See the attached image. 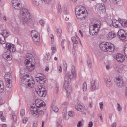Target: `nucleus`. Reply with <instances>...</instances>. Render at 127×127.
<instances>
[{"label":"nucleus","mask_w":127,"mask_h":127,"mask_svg":"<svg viewBox=\"0 0 127 127\" xmlns=\"http://www.w3.org/2000/svg\"><path fill=\"white\" fill-rule=\"evenodd\" d=\"M68 115L69 116L71 117H73L75 115L74 112L71 111H69V112Z\"/></svg>","instance_id":"41"},{"label":"nucleus","mask_w":127,"mask_h":127,"mask_svg":"<svg viewBox=\"0 0 127 127\" xmlns=\"http://www.w3.org/2000/svg\"><path fill=\"white\" fill-rule=\"evenodd\" d=\"M69 79L68 77L67 76H65L64 78V85L63 87L64 88H68L70 87L68 85Z\"/></svg>","instance_id":"23"},{"label":"nucleus","mask_w":127,"mask_h":127,"mask_svg":"<svg viewBox=\"0 0 127 127\" xmlns=\"http://www.w3.org/2000/svg\"><path fill=\"white\" fill-rule=\"evenodd\" d=\"M25 68H24V69H21L20 70V77L22 81H23V83H25L27 79H28V78L29 77V75H25V71L24 70H25L24 69Z\"/></svg>","instance_id":"11"},{"label":"nucleus","mask_w":127,"mask_h":127,"mask_svg":"<svg viewBox=\"0 0 127 127\" xmlns=\"http://www.w3.org/2000/svg\"><path fill=\"white\" fill-rule=\"evenodd\" d=\"M117 105H118L117 109L118 111L119 112L121 111L122 110V107L119 103H117Z\"/></svg>","instance_id":"42"},{"label":"nucleus","mask_w":127,"mask_h":127,"mask_svg":"<svg viewBox=\"0 0 127 127\" xmlns=\"http://www.w3.org/2000/svg\"><path fill=\"white\" fill-rule=\"evenodd\" d=\"M45 59L47 60H49L51 59L50 54L49 53H48L46 54L45 56Z\"/></svg>","instance_id":"38"},{"label":"nucleus","mask_w":127,"mask_h":127,"mask_svg":"<svg viewBox=\"0 0 127 127\" xmlns=\"http://www.w3.org/2000/svg\"><path fill=\"white\" fill-rule=\"evenodd\" d=\"M41 0H32V2L33 4L35 6H38L40 3Z\"/></svg>","instance_id":"28"},{"label":"nucleus","mask_w":127,"mask_h":127,"mask_svg":"<svg viewBox=\"0 0 127 127\" xmlns=\"http://www.w3.org/2000/svg\"><path fill=\"white\" fill-rule=\"evenodd\" d=\"M58 9L59 12L61 13L62 12V9L61 4L60 3L58 4Z\"/></svg>","instance_id":"47"},{"label":"nucleus","mask_w":127,"mask_h":127,"mask_svg":"<svg viewBox=\"0 0 127 127\" xmlns=\"http://www.w3.org/2000/svg\"><path fill=\"white\" fill-rule=\"evenodd\" d=\"M64 13L65 14H67L68 13L66 9V8H64L63 10Z\"/></svg>","instance_id":"56"},{"label":"nucleus","mask_w":127,"mask_h":127,"mask_svg":"<svg viewBox=\"0 0 127 127\" xmlns=\"http://www.w3.org/2000/svg\"><path fill=\"white\" fill-rule=\"evenodd\" d=\"M28 120V119L27 118V117H25L24 119L22 120V122L23 123L26 124Z\"/></svg>","instance_id":"45"},{"label":"nucleus","mask_w":127,"mask_h":127,"mask_svg":"<svg viewBox=\"0 0 127 127\" xmlns=\"http://www.w3.org/2000/svg\"><path fill=\"white\" fill-rule=\"evenodd\" d=\"M5 79L6 81V87L11 88L12 85V78L11 73L9 72H7L5 75Z\"/></svg>","instance_id":"4"},{"label":"nucleus","mask_w":127,"mask_h":127,"mask_svg":"<svg viewBox=\"0 0 127 127\" xmlns=\"http://www.w3.org/2000/svg\"><path fill=\"white\" fill-rule=\"evenodd\" d=\"M5 42V39L4 36L2 34L0 33V43L1 44H3Z\"/></svg>","instance_id":"26"},{"label":"nucleus","mask_w":127,"mask_h":127,"mask_svg":"<svg viewBox=\"0 0 127 127\" xmlns=\"http://www.w3.org/2000/svg\"><path fill=\"white\" fill-rule=\"evenodd\" d=\"M6 47L7 49L8 50V51H10L11 52H14L16 50V49L14 47V45L11 43H6Z\"/></svg>","instance_id":"16"},{"label":"nucleus","mask_w":127,"mask_h":127,"mask_svg":"<svg viewBox=\"0 0 127 127\" xmlns=\"http://www.w3.org/2000/svg\"><path fill=\"white\" fill-rule=\"evenodd\" d=\"M51 48L52 50L51 55H53L55 52L56 48L55 46L53 45L51 46Z\"/></svg>","instance_id":"37"},{"label":"nucleus","mask_w":127,"mask_h":127,"mask_svg":"<svg viewBox=\"0 0 127 127\" xmlns=\"http://www.w3.org/2000/svg\"><path fill=\"white\" fill-rule=\"evenodd\" d=\"M34 83L32 82L31 83H28L26 85L27 88H32L34 87Z\"/></svg>","instance_id":"32"},{"label":"nucleus","mask_w":127,"mask_h":127,"mask_svg":"<svg viewBox=\"0 0 127 127\" xmlns=\"http://www.w3.org/2000/svg\"><path fill=\"white\" fill-rule=\"evenodd\" d=\"M105 83H106V85L107 87L110 88L111 87V81H109L107 82H105Z\"/></svg>","instance_id":"43"},{"label":"nucleus","mask_w":127,"mask_h":127,"mask_svg":"<svg viewBox=\"0 0 127 127\" xmlns=\"http://www.w3.org/2000/svg\"><path fill=\"white\" fill-rule=\"evenodd\" d=\"M4 86L3 82L0 80V93L2 92L4 90Z\"/></svg>","instance_id":"30"},{"label":"nucleus","mask_w":127,"mask_h":127,"mask_svg":"<svg viewBox=\"0 0 127 127\" xmlns=\"http://www.w3.org/2000/svg\"><path fill=\"white\" fill-rule=\"evenodd\" d=\"M116 123L115 122L113 123L111 125V127H116Z\"/></svg>","instance_id":"59"},{"label":"nucleus","mask_w":127,"mask_h":127,"mask_svg":"<svg viewBox=\"0 0 127 127\" xmlns=\"http://www.w3.org/2000/svg\"><path fill=\"white\" fill-rule=\"evenodd\" d=\"M39 23L42 26H44V20H40L39 21Z\"/></svg>","instance_id":"49"},{"label":"nucleus","mask_w":127,"mask_h":127,"mask_svg":"<svg viewBox=\"0 0 127 127\" xmlns=\"http://www.w3.org/2000/svg\"><path fill=\"white\" fill-rule=\"evenodd\" d=\"M115 82L117 86L119 88L123 86L124 83L123 80L120 77H117L115 79Z\"/></svg>","instance_id":"15"},{"label":"nucleus","mask_w":127,"mask_h":127,"mask_svg":"<svg viewBox=\"0 0 127 127\" xmlns=\"http://www.w3.org/2000/svg\"><path fill=\"white\" fill-rule=\"evenodd\" d=\"M2 32L3 35L4 36V35H5L6 37H7L9 35V32L6 30H3Z\"/></svg>","instance_id":"33"},{"label":"nucleus","mask_w":127,"mask_h":127,"mask_svg":"<svg viewBox=\"0 0 127 127\" xmlns=\"http://www.w3.org/2000/svg\"><path fill=\"white\" fill-rule=\"evenodd\" d=\"M13 119L14 122H16L17 120V117L15 114H13L12 115Z\"/></svg>","instance_id":"50"},{"label":"nucleus","mask_w":127,"mask_h":127,"mask_svg":"<svg viewBox=\"0 0 127 127\" xmlns=\"http://www.w3.org/2000/svg\"><path fill=\"white\" fill-rule=\"evenodd\" d=\"M51 0H44L43 1L49 4L50 3Z\"/></svg>","instance_id":"58"},{"label":"nucleus","mask_w":127,"mask_h":127,"mask_svg":"<svg viewBox=\"0 0 127 127\" xmlns=\"http://www.w3.org/2000/svg\"><path fill=\"white\" fill-rule=\"evenodd\" d=\"M35 91L40 96L45 97L46 95V90L41 86H37Z\"/></svg>","instance_id":"9"},{"label":"nucleus","mask_w":127,"mask_h":127,"mask_svg":"<svg viewBox=\"0 0 127 127\" xmlns=\"http://www.w3.org/2000/svg\"><path fill=\"white\" fill-rule=\"evenodd\" d=\"M87 63L89 67L90 68H91L92 66V62L91 59L89 58H88L87 60Z\"/></svg>","instance_id":"34"},{"label":"nucleus","mask_w":127,"mask_h":127,"mask_svg":"<svg viewBox=\"0 0 127 127\" xmlns=\"http://www.w3.org/2000/svg\"><path fill=\"white\" fill-rule=\"evenodd\" d=\"M99 25L96 24L89 26V32L91 35H95L97 34L99 30Z\"/></svg>","instance_id":"6"},{"label":"nucleus","mask_w":127,"mask_h":127,"mask_svg":"<svg viewBox=\"0 0 127 127\" xmlns=\"http://www.w3.org/2000/svg\"><path fill=\"white\" fill-rule=\"evenodd\" d=\"M52 109L55 113H58L59 111V109L54 104H52L51 106Z\"/></svg>","instance_id":"29"},{"label":"nucleus","mask_w":127,"mask_h":127,"mask_svg":"<svg viewBox=\"0 0 127 127\" xmlns=\"http://www.w3.org/2000/svg\"><path fill=\"white\" fill-rule=\"evenodd\" d=\"M72 69L71 72L69 73L68 74L69 77L70 79L75 78L76 77V73L74 66H72Z\"/></svg>","instance_id":"17"},{"label":"nucleus","mask_w":127,"mask_h":127,"mask_svg":"<svg viewBox=\"0 0 127 127\" xmlns=\"http://www.w3.org/2000/svg\"><path fill=\"white\" fill-rule=\"evenodd\" d=\"M91 86L92 89L94 90L98 89L99 85L97 81L93 80L91 82Z\"/></svg>","instance_id":"19"},{"label":"nucleus","mask_w":127,"mask_h":127,"mask_svg":"<svg viewBox=\"0 0 127 127\" xmlns=\"http://www.w3.org/2000/svg\"><path fill=\"white\" fill-rule=\"evenodd\" d=\"M35 103L31 106L30 111L34 116L38 117L39 114L42 115L44 113L45 103L43 101L38 99L35 100Z\"/></svg>","instance_id":"2"},{"label":"nucleus","mask_w":127,"mask_h":127,"mask_svg":"<svg viewBox=\"0 0 127 127\" xmlns=\"http://www.w3.org/2000/svg\"><path fill=\"white\" fill-rule=\"evenodd\" d=\"M71 39H72V41L73 42L76 40V38L74 36H72V37L71 38Z\"/></svg>","instance_id":"61"},{"label":"nucleus","mask_w":127,"mask_h":127,"mask_svg":"<svg viewBox=\"0 0 127 127\" xmlns=\"http://www.w3.org/2000/svg\"><path fill=\"white\" fill-rule=\"evenodd\" d=\"M75 14L77 18L80 19H85L86 14H87V11L85 7L82 6H77L75 10Z\"/></svg>","instance_id":"3"},{"label":"nucleus","mask_w":127,"mask_h":127,"mask_svg":"<svg viewBox=\"0 0 127 127\" xmlns=\"http://www.w3.org/2000/svg\"><path fill=\"white\" fill-rule=\"evenodd\" d=\"M32 82L33 83H34V81L32 79H27L26 82H25V83H24L23 84H24L25 85H27V84L28 83H31V82Z\"/></svg>","instance_id":"36"},{"label":"nucleus","mask_w":127,"mask_h":127,"mask_svg":"<svg viewBox=\"0 0 127 127\" xmlns=\"http://www.w3.org/2000/svg\"><path fill=\"white\" fill-rule=\"evenodd\" d=\"M63 115L64 117H65L66 116V109H64L63 112Z\"/></svg>","instance_id":"54"},{"label":"nucleus","mask_w":127,"mask_h":127,"mask_svg":"<svg viewBox=\"0 0 127 127\" xmlns=\"http://www.w3.org/2000/svg\"><path fill=\"white\" fill-rule=\"evenodd\" d=\"M70 42L69 41H68V49H70Z\"/></svg>","instance_id":"64"},{"label":"nucleus","mask_w":127,"mask_h":127,"mask_svg":"<svg viewBox=\"0 0 127 127\" xmlns=\"http://www.w3.org/2000/svg\"><path fill=\"white\" fill-rule=\"evenodd\" d=\"M113 57L118 61L120 62H123L125 60V57L122 54L117 53L113 55Z\"/></svg>","instance_id":"10"},{"label":"nucleus","mask_w":127,"mask_h":127,"mask_svg":"<svg viewBox=\"0 0 127 127\" xmlns=\"http://www.w3.org/2000/svg\"><path fill=\"white\" fill-rule=\"evenodd\" d=\"M10 51H7L4 52L2 54L3 58L7 61L11 60L12 59V56Z\"/></svg>","instance_id":"14"},{"label":"nucleus","mask_w":127,"mask_h":127,"mask_svg":"<svg viewBox=\"0 0 127 127\" xmlns=\"http://www.w3.org/2000/svg\"><path fill=\"white\" fill-rule=\"evenodd\" d=\"M121 0H113V2H111V3L114 4H116L120 3L121 2Z\"/></svg>","instance_id":"44"},{"label":"nucleus","mask_w":127,"mask_h":127,"mask_svg":"<svg viewBox=\"0 0 127 127\" xmlns=\"http://www.w3.org/2000/svg\"><path fill=\"white\" fill-rule=\"evenodd\" d=\"M107 49L106 52H112L114 51L115 48L114 45L111 43L107 42Z\"/></svg>","instance_id":"20"},{"label":"nucleus","mask_w":127,"mask_h":127,"mask_svg":"<svg viewBox=\"0 0 127 127\" xmlns=\"http://www.w3.org/2000/svg\"><path fill=\"white\" fill-rule=\"evenodd\" d=\"M106 22L107 24L109 26H112L113 24L112 20L110 18H108L106 20Z\"/></svg>","instance_id":"31"},{"label":"nucleus","mask_w":127,"mask_h":127,"mask_svg":"<svg viewBox=\"0 0 127 127\" xmlns=\"http://www.w3.org/2000/svg\"><path fill=\"white\" fill-rule=\"evenodd\" d=\"M0 119L3 122H4L5 120V118L3 115L0 117Z\"/></svg>","instance_id":"55"},{"label":"nucleus","mask_w":127,"mask_h":127,"mask_svg":"<svg viewBox=\"0 0 127 127\" xmlns=\"http://www.w3.org/2000/svg\"><path fill=\"white\" fill-rule=\"evenodd\" d=\"M35 78L36 81L41 84H43L45 83L46 80V76L41 73L37 74Z\"/></svg>","instance_id":"7"},{"label":"nucleus","mask_w":127,"mask_h":127,"mask_svg":"<svg viewBox=\"0 0 127 127\" xmlns=\"http://www.w3.org/2000/svg\"><path fill=\"white\" fill-rule=\"evenodd\" d=\"M113 26L114 27L117 28L119 27V24L117 23L113 24L112 26Z\"/></svg>","instance_id":"57"},{"label":"nucleus","mask_w":127,"mask_h":127,"mask_svg":"<svg viewBox=\"0 0 127 127\" xmlns=\"http://www.w3.org/2000/svg\"><path fill=\"white\" fill-rule=\"evenodd\" d=\"M124 51L125 56L127 59V47H125L124 48Z\"/></svg>","instance_id":"48"},{"label":"nucleus","mask_w":127,"mask_h":127,"mask_svg":"<svg viewBox=\"0 0 127 127\" xmlns=\"http://www.w3.org/2000/svg\"><path fill=\"white\" fill-rule=\"evenodd\" d=\"M119 22L124 27H127V21L126 20L118 19Z\"/></svg>","instance_id":"24"},{"label":"nucleus","mask_w":127,"mask_h":127,"mask_svg":"<svg viewBox=\"0 0 127 127\" xmlns=\"http://www.w3.org/2000/svg\"><path fill=\"white\" fill-rule=\"evenodd\" d=\"M35 62H29L28 63H25V64L27 65L26 66V68L29 71L31 72L33 70L34 68V65Z\"/></svg>","instance_id":"18"},{"label":"nucleus","mask_w":127,"mask_h":127,"mask_svg":"<svg viewBox=\"0 0 127 127\" xmlns=\"http://www.w3.org/2000/svg\"><path fill=\"white\" fill-rule=\"evenodd\" d=\"M12 4L15 9L20 10L19 16L21 22L28 23L31 21V16L28 9L24 7L21 8L20 3H16L14 0L12 1Z\"/></svg>","instance_id":"1"},{"label":"nucleus","mask_w":127,"mask_h":127,"mask_svg":"<svg viewBox=\"0 0 127 127\" xmlns=\"http://www.w3.org/2000/svg\"><path fill=\"white\" fill-rule=\"evenodd\" d=\"M67 64L65 62L64 63L63 65V68L64 70L65 71H66V70L67 68Z\"/></svg>","instance_id":"46"},{"label":"nucleus","mask_w":127,"mask_h":127,"mask_svg":"<svg viewBox=\"0 0 127 127\" xmlns=\"http://www.w3.org/2000/svg\"><path fill=\"white\" fill-rule=\"evenodd\" d=\"M25 60L24 61V63H28L29 62H35V59L32 55L31 53H27L26 55Z\"/></svg>","instance_id":"12"},{"label":"nucleus","mask_w":127,"mask_h":127,"mask_svg":"<svg viewBox=\"0 0 127 127\" xmlns=\"http://www.w3.org/2000/svg\"><path fill=\"white\" fill-rule=\"evenodd\" d=\"M97 10L98 12L101 14H104L106 11L105 8L104 4L102 3H99L97 5Z\"/></svg>","instance_id":"13"},{"label":"nucleus","mask_w":127,"mask_h":127,"mask_svg":"<svg viewBox=\"0 0 127 127\" xmlns=\"http://www.w3.org/2000/svg\"><path fill=\"white\" fill-rule=\"evenodd\" d=\"M82 89L84 92H85L87 90V85L85 82H84L83 84Z\"/></svg>","instance_id":"40"},{"label":"nucleus","mask_w":127,"mask_h":127,"mask_svg":"<svg viewBox=\"0 0 127 127\" xmlns=\"http://www.w3.org/2000/svg\"><path fill=\"white\" fill-rule=\"evenodd\" d=\"M104 79L105 82L109 81H110L111 80L109 77L105 75L104 76Z\"/></svg>","instance_id":"39"},{"label":"nucleus","mask_w":127,"mask_h":127,"mask_svg":"<svg viewBox=\"0 0 127 127\" xmlns=\"http://www.w3.org/2000/svg\"><path fill=\"white\" fill-rule=\"evenodd\" d=\"M116 35L114 32L111 31L109 32L108 34L107 38L110 39H111L115 37Z\"/></svg>","instance_id":"25"},{"label":"nucleus","mask_w":127,"mask_h":127,"mask_svg":"<svg viewBox=\"0 0 127 127\" xmlns=\"http://www.w3.org/2000/svg\"><path fill=\"white\" fill-rule=\"evenodd\" d=\"M117 35L122 41H127V33L124 30H120L118 32Z\"/></svg>","instance_id":"8"},{"label":"nucleus","mask_w":127,"mask_h":127,"mask_svg":"<svg viewBox=\"0 0 127 127\" xmlns=\"http://www.w3.org/2000/svg\"><path fill=\"white\" fill-rule=\"evenodd\" d=\"M37 123H33L32 127H37Z\"/></svg>","instance_id":"63"},{"label":"nucleus","mask_w":127,"mask_h":127,"mask_svg":"<svg viewBox=\"0 0 127 127\" xmlns=\"http://www.w3.org/2000/svg\"><path fill=\"white\" fill-rule=\"evenodd\" d=\"M56 33L59 34H61L62 33L61 28L60 27L57 28L56 29Z\"/></svg>","instance_id":"35"},{"label":"nucleus","mask_w":127,"mask_h":127,"mask_svg":"<svg viewBox=\"0 0 127 127\" xmlns=\"http://www.w3.org/2000/svg\"><path fill=\"white\" fill-rule=\"evenodd\" d=\"M66 90V94L67 97L68 98H69L70 97V93L71 92V87H69L68 88H65Z\"/></svg>","instance_id":"27"},{"label":"nucleus","mask_w":127,"mask_h":127,"mask_svg":"<svg viewBox=\"0 0 127 127\" xmlns=\"http://www.w3.org/2000/svg\"><path fill=\"white\" fill-rule=\"evenodd\" d=\"M89 127H92L93 125V123L92 122H89Z\"/></svg>","instance_id":"62"},{"label":"nucleus","mask_w":127,"mask_h":127,"mask_svg":"<svg viewBox=\"0 0 127 127\" xmlns=\"http://www.w3.org/2000/svg\"><path fill=\"white\" fill-rule=\"evenodd\" d=\"M82 126V123L81 121H79L78 123L77 126L80 127Z\"/></svg>","instance_id":"60"},{"label":"nucleus","mask_w":127,"mask_h":127,"mask_svg":"<svg viewBox=\"0 0 127 127\" xmlns=\"http://www.w3.org/2000/svg\"><path fill=\"white\" fill-rule=\"evenodd\" d=\"M31 33L34 43L38 46L39 45L40 43L39 34L38 32L36 30H33L31 31Z\"/></svg>","instance_id":"5"},{"label":"nucleus","mask_w":127,"mask_h":127,"mask_svg":"<svg viewBox=\"0 0 127 127\" xmlns=\"http://www.w3.org/2000/svg\"><path fill=\"white\" fill-rule=\"evenodd\" d=\"M107 42H102L100 44L99 47L100 49L103 51L106 52L107 49Z\"/></svg>","instance_id":"22"},{"label":"nucleus","mask_w":127,"mask_h":127,"mask_svg":"<svg viewBox=\"0 0 127 127\" xmlns=\"http://www.w3.org/2000/svg\"><path fill=\"white\" fill-rule=\"evenodd\" d=\"M25 110L24 109H22L20 111V115L21 116H23L25 114Z\"/></svg>","instance_id":"51"},{"label":"nucleus","mask_w":127,"mask_h":127,"mask_svg":"<svg viewBox=\"0 0 127 127\" xmlns=\"http://www.w3.org/2000/svg\"><path fill=\"white\" fill-rule=\"evenodd\" d=\"M62 120L60 118H58L57 121V124H60L61 123Z\"/></svg>","instance_id":"53"},{"label":"nucleus","mask_w":127,"mask_h":127,"mask_svg":"<svg viewBox=\"0 0 127 127\" xmlns=\"http://www.w3.org/2000/svg\"><path fill=\"white\" fill-rule=\"evenodd\" d=\"M75 108L77 110L82 112V113H84L87 110V109H85L84 107L80 105H76Z\"/></svg>","instance_id":"21"},{"label":"nucleus","mask_w":127,"mask_h":127,"mask_svg":"<svg viewBox=\"0 0 127 127\" xmlns=\"http://www.w3.org/2000/svg\"><path fill=\"white\" fill-rule=\"evenodd\" d=\"M100 107L101 110H102L103 108V102H100L99 103Z\"/></svg>","instance_id":"52"}]
</instances>
